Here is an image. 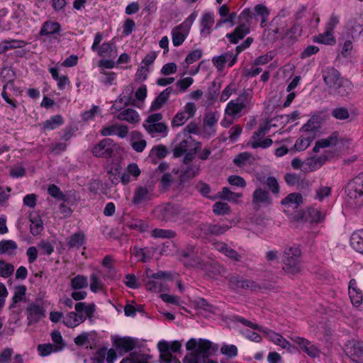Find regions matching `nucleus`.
I'll return each mask as SVG.
<instances>
[{
	"mask_svg": "<svg viewBox=\"0 0 363 363\" xmlns=\"http://www.w3.org/2000/svg\"><path fill=\"white\" fill-rule=\"evenodd\" d=\"M232 57V53L226 52L220 56L214 57L212 59L213 64L218 70H222L225 63Z\"/></svg>",
	"mask_w": 363,
	"mask_h": 363,
	"instance_id": "nucleus-57",
	"label": "nucleus"
},
{
	"mask_svg": "<svg viewBox=\"0 0 363 363\" xmlns=\"http://www.w3.org/2000/svg\"><path fill=\"white\" fill-rule=\"evenodd\" d=\"M252 202L256 205L262 204H270L272 199L269 193L261 188H258L255 190L252 195Z\"/></svg>",
	"mask_w": 363,
	"mask_h": 363,
	"instance_id": "nucleus-35",
	"label": "nucleus"
},
{
	"mask_svg": "<svg viewBox=\"0 0 363 363\" xmlns=\"http://www.w3.org/2000/svg\"><path fill=\"white\" fill-rule=\"evenodd\" d=\"M72 289L79 290L86 288L88 286L87 278L83 275H77L74 277L70 283Z\"/></svg>",
	"mask_w": 363,
	"mask_h": 363,
	"instance_id": "nucleus-56",
	"label": "nucleus"
},
{
	"mask_svg": "<svg viewBox=\"0 0 363 363\" xmlns=\"http://www.w3.org/2000/svg\"><path fill=\"white\" fill-rule=\"evenodd\" d=\"M14 272V267L9 263L0 260V277L7 278Z\"/></svg>",
	"mask_w": 363,
	"mask_h": 363,
	"instance_id": "nucleus-62",
	"label": "nucleus"
},
{
	"mask_svg": "<svg viewBox=\"0 0 363 363\" xmlns=\"http://www.w3.org/2000/svg\"><path fill=\"white\" fill-rule=\"evenodd\" d=\"M350 245L356 251L363 253V229L352 234Z\"/></svg>",
	"mask_w": 363,
	"mask_h": 363,
	"instance_id": "nucleus-43",
	"label": "nucleus"
},
{
	"mask_svg": "<svg viewBox=\"0 0 363 363\" xmlns=\"http://www.w3.org/2000/svg\"><path fill=\"white\" fill-rule=\"evenodd\" d=\"M16 243L13 240H2L0 242V254H6L12 256L16 254Z\"/></svg>",
	"mask_w": 363,
	"mask_h": 363,
	"instance_id": "nucleus-48",
	"label": "nucleus"
},
{
	"mask_svg": "<svg viewBox=\"0 0 363 363\" xmlns=\"http://www.w3.org/2000/svg\"><path fill=\"white\" fill-rule=\"evenodd\" d=\"M318 128L319 125H318V123L315 121V120L314 118H311L306 124L302 126L301 131L306 135L309 137L313 136V138L315 139Z\"/></svg>",
	"mask_w": 363,
	"mask_h": 363,
	"instance_id": "nucleus-45",
	"label": "nucleus"
},
{
	"mask_svg": "<svg viewBox=\"0 0 363 363\" xmlns=\"http://www.w3.org/2000/svg\"><path fill=\"white\" fill-rule=\"evenodd\" d=\"M64 120L60 115H55L43 123V128L45 130H52L62 125Z\"/></svg>",
	"mask_w": 363,
	"mask_h": 363,
	"instance_id": "nucleus-50",
	"label": "nucleus"
},
{
	"mask_svg": "<svg viewBox=\"0 0 363 363\" xmlns=\"http://www.w3.org/2000/svg\"><path fill=\"white\" fill-rule=\"evenodd\" d=\"M233 321L235 323H240L241 324L247 327H249L253 330L262 332L265 336V337H267L269 341L274 342L275 345H279L283 349L287 350H291V344L286 339H285L281 335L269 328L261 326L255 323H253L239 315L233 316Z\"/></svg>",
	"mask_w": 363,
	"mask_h": 363,
	"instance_id": "nucleus-3",
	"label": "nucleus"
},
{
	"mask_svg": "<svg viewBox=\"0 0 363 363\" xmlns=\"http://www.w3.org/2000/svg\"><path fill=\"white\" fill-rule=\"evenodd\" d=\"M348 294L352 305L355 307L359 306L362 302L363 295L354 279H352L349 282Z\"/></svg>",
	"mask_w": 363,
	"mask_h": 363,
	"instance_id": "nucleus-21",
	"label": "nucleus"
},
{
	"mask_svg": "<svg viewBox=\"0 0 363 363\" xmlns=\"http://www.w3.org/2000/svg\"><path fill=\"white\" fill-rule=\"evenodd\" d=\"M60 29L61 26L59 23L48 21L43 23L40 31V35L48 36L56 34L60 31Z\"/></svg>",
	"mask_w": 363,
	"mask_h": 363,
	"instance_id": "nucleus-38",
	"label": "nucleus"
},
{
	"mask_svg": "<svg viewBox=\"0 0 363 363\" xmlns=\"http://www.w3.org/2000/svg\"><path fill=\"white\" fill-rule=\"evenodd\" d=\"M156 197L155 184L150 182L138 185L135 188L131 202L134 206H140L147 204Z\"/></svg>",
	"mask_w": 363,
	"mask_h": 363,
	"instance_id": "nucleus-4",
	"label": "nucleus"
},
{
	"mask_svg": "<svg viewBox=\"0 0 363 363\" xmlns=\"http://www.w3.org/2000/svg\"><path fill=\"white\" fill-rule=\"evenodd\" d=\"M348 198L354 203L361 205L363 203V173L352 179L345 189Z\"/></svg>",
	"mask_w": 363,
	"mask_h": 363,
	"instance_id": "nucleus-8",
	"label": "nucleus"
},
{
	"mask_svg": "<svg viewBox=\"0 0 363 363\" xmlns=\"http://www.w3.org/2000/svg\"><path fill=\"white\" fill-rule=\"evenodd\" d=\"M177 138L179 142L175 145L173 150V155L175 157H179L185 154L188 150L192 149L198 142H196L191 136L182 135Z\"/></svg>",
	"mask_w": 363,
	"mask_h": 363,
	"instance_id": "nucleus-18",
	"label": "nucleus"
},
{
	"mask_svg": "<svg viewBox=\"0 0 363 363\" xmlns=\"http://www.w3.org/2000/svg\"><path fill=\"white\" fill-rule=\"evenodd\" d=\"M26 286L24 285L16 286L14 288V294L13 296V303L11 304L10 308H14L16 304L23 300L26 293Z\"/></svg>",
	"mask_w": 363,
	"mask_h": 363,
	"instance_id": "nucleus-54",
	"label": "nucleus"
},
{
	"mask_svg": "<svg viewBox=\"0 0 363 363\" xmlns=\"http://www.w3.org/2000/svg\"><path fill=\"white\" fill-rule=\"evenodd\" d=\"M186 167H183L180 175L181 180H186L195 177L199 171V166L194 164H185Z\"/></svg>",
	"mask_w": 363,
	"mask_h": 363,
	"instance_id": "nucleus-49",
	"label": "nucleus"
},
{
	"mask_svg": "<svg viewBox=\"0 0 363 363\" xmlns=\"http://www.w3.org/2000/svg\"><path fill=\"white\" fill-rule=\"evenodd\" d=\"M228 225L213 224V223H202L200 225L201 230L205 235H220L224 234L230 229Z\"/></svg>",
	"mask_w": 363,
	"mask_h": 363,
	"instance_id": "nucleus-24",
	"label": "nucleus"
},
{
	"mask_svg": "<svg viewBox=\"0 0 363 363\" xmlns=\"http://www.w3.org/2000/svg\"><path fill=\"white\" fill-rule=\"evenodd\" d=\"M197 108L194 103L188 102L184 106V109L179 111L172 120V127H180L183 125L189 118L194 116Z\"/></svg>",
	"mask_w": 363,
	"mask_h": 363,
	"instance_id": "nucleus-13",
	"label": "nucleus"
},
{
	"mask_svg": "<svg viewBox=\"0 0 363 363\" xmlns=\"http://www.w3.org/2000/svg\"><path fill=\"white\" fill-rule=\"evenodd\" d=\"M97 354L100 357L98 360L99 362H103L106 355L108 363H113L117 359L116 352L113 349H110L107 351L106 348H101L98 351Z\"/></svg>",
	"mask_w": 363,
	"mask_h": 363,
	"instance_id": "nucleus-51",
	"label": "nucleus"
},
{
	"mask_svg": "<svg viewBox=\"0 0 363 363\" xmlns=\"http://www.w3.org/2000/svg\"><path fill=\"white\" fill-rule=\"evenodd\" d=\"M248 106V94L243 93L236 99L228 102L225 109L226 115L231 117H239L241 116L243 110Z\"/></svg>",
	"mask_w": 363,
	"mask_h": 363,
	"instance_id": "nucleus-10",
	"label": "nucleus"
},
{
	"mask_svg": "<svg viewBox=\"0 0 363 363\" xmlns=\"http://www.w3.org/2000/svg\"><path fill=\"white\" fill-rule=\"evenodd\" d=\"M201 253V252H200L198 247L192 245L189 246L186 250L182 252L181 260L186 267H201L203 264Z\"/></svg>",
	"mask_w": 363,
	"mask_h": 363,
	"instance_id": "nucleus-12",
	"label": "nucleus"
},
{
	"mask_svg": "<svg viewBox=\"0 0 363 363\" xmlns=\"http://www.w3.org/2000/svg\"><path fill=\"white\" fill-rule=\"evenodd\" d=\"M28 325L38 323L45 316L44 308L36 303H31L26 308Z\"/></svg>",
	"mask_w": 363,
	"mask_h": 363,
	"instance_id": "nucleus-20",
	"label": "nucleus"
},
{
	"mask_svg": "<svg viewBox=\"0 0 363 363\" xmlns=\"http://www.w3.org/2000/svg\"><path fill=\"white\" fill-rule=\"evenodd\" d=\"M182 347V343L179 341L174 340L169 342L166 340H160L157 343V349L160 352V359L161 362H169L172 360V352H179Z\"/></svg>",
	"mask_w": 363,
	"mask_h": 363,
	"instance_id": "nucleus-11",
	"label": "nucleus"
},
{
	"mask_svg": "<svg viewBox=\"0 0 363 363\" xmlns=\"http://www.w3.org/2000/svg\"><path fill=\"white\" fill-rule=\"evenodd\" d=\"M220 352L223 354L227 356L229 358H233L238 354V348L234 345H224L220 349Z\"/></svg>",
	"mask_w": 363,
	"mask_h": 363,
	"instance_id": "nucleus-64",
	"label": "nucleus"
},
{
	"mask_svg": "<svg viewBox=\"0 0 363 363\" xmlns=\"http://www.w3.org/2000/svg\"><path fill=\"white\" fill-rule=\"evenodd\" d=\"M194 83V79L191 77H187L184 79H179L177 82L176 86L178 87L179 90L174 91V94H178L179 92H184L186 90L192 85Z\"/></svg>",
	"mask_w": 363,
	"mask_h": 363,
	"instance_id": "nucleus-61",
	"label": "nucleus"
},
{
	"mask_svg": "<svg viewBox=\"0 0 363 363\" xmlns=\"http://www.w3.org/2000/svg\"><path fill=\"white\" fill-rule=\"evenodd\" d=\"M74 308L79 315L84 316V321L86 318L91 320L96 311V306L94 303L86 304L85 302L76 303Z\"/></svg>",
	"mask_w": 363,
	"mask_h": 363,
	"instance_id": "nucleus-31",
	"label": "nucleus"
},
{
	"mask_svg": "<svg viewBox=\"0 0 363 363\" xmlns=\"http://www.w3.org/2000/svg\"><path fill=\"white\" fill-rule=\"evenodd\" d=\"M303 203V196L299 193H291L281 201V205L297 208Z\"/></svg>",
	"mask_w": 363,
	"mask_h": 363,
	"instance_id": "nucleus-41",
	"label": "nucleus"
},
{
	"mask_svg": "<svg viewBox=\"0 0 363 363\" xmlns=\"http://www.w3.org/2000/svg\"><path fill=\"white\" fill-rule=\"evenodd\" d=\"M85 241V236L82 233H75L67 239V245L69 248H79Z\"/></svg>",
	"mask_w": 363,
	"mask_h": 363,
	"instance_id": "nucleus-47",
	"label": "nucleus"
},
{
	"mask_svg": "<svg viewBox=\"0 0 363 363\" xmlns=\"http://www.w3.org/2000/svg\"><path fill=\"white\" fill-rule=\"evenodd\" d=\"M323 78L333 94L341 96H347L352 90L350 81L340 76V73L334 67H327L323 72Z\"/></svg>",
	"mask_w": 363,
	"mask_h": 363,
	"instance_id": "nucleus-2",
	"label": "nucleus"
},
{
	"mask_svg": "<svg viewBox=\"0 0 363 363\" xmlns=\"http://www.w3.org/2000/svg\"><path fill=\"white\" fill-rule=\"evenodd\" d=\"M150 235L155 238H173L176 236V232L172 230L155 228L150 232Z\"/></svg>",
	"mask_w": 363,
	"mask_h": 363,
	"instance_id": "nucleus-55",
	"label": "nucleus"
},
{
	"mask_svg": "<svg viewBox=\"0 0 363 363\" xmlns=\"http://www.w3.org/2000/svg\"><path fill=\"white\" fill-rule=\"evenodd\" d=\"M347 26L353 38L359 36L363 32V13L351 18L348 21Z\"/></svg>",
	"mask_w": 363,
	"mask_h": 363,
	"instance_id": "nucleus-27",
	"label": "nucleus"
},
{
	"mask_svg": "<svg viewBox=\"0 0 363 363\" xmlns=\"http://www.w3.org/2000/svg\"><path fill=\"white\" fill-rule=\"evenodd\" d=\"M116 144L111 138H104L97 143L92 150V153L98 157H110L112 156Z\"/></svg>",
	"mask_w": 363,
	"mask_h": 363,
	"instance_id": "nucleus-15",
	"label": "nucleus"
},
{
	"mask_svg": "<svg viewBox=\"0 0 363 363\" xmlns=\"http://www.w3.org/2000/svg\"><path fill=\"white\" fill-rule=\"evenodd\" d=\"M116 118L121 121H126L135 126L140 121V114L133 108H128L118 113Z\"/></svg>",
	"mask_w": 363,
	"mask_h": 363,
	"instance_id": "nucleus-22",
	"label": "nucleus"
},
{
	"mask_svg": "<svg viewBox=\"0 0 363 363\" xmlns=\"http://www.w3.org/2000/svg\"><path fill=\"white\" fill-rule=\"evenodd\" d=\"M155 249L153 247H139L135 246L133 248V255L138 258V260L146 262L150 259L154 255Z\"/></svg>",
	"mask_w": 363,
	"mask_h": 363,
	"instance_id": "nucleus-36",
	"label": "nucleus"
},
{
	"mask_svg": "<svg viewBox=\"0 0 363 363\" xmlns=\"http://www.w3.org/2000/svg\"><path fill=\"white\" fill-rule=\"evenodd\" d=\"M30 230L33 235H39L43 230V223L37 213L30 214Z\"/></svg>",
	"mask_w": 363,
	"mask_h": 363,
	"instance_id": "nucleus-37",
	"label": "nucleus"
},
{
	"mask_svg": "<svg viewBox=\"0 0 363 363\" xmlns=\"http://www.w3.org/2000/svg\"><path fill=\"white\" fill-rule=\"evenodd\" d=\"M186 348L191 352L186 354L184 363H203L218 350V347L206 339L191 338L186 342Z\"/></svg>",
	"mask_w": 363,
	"mask_h": 363,
	"instance_id": "nucleus-1",
	"label": "nucleus"
},
{
	"mask_svg": "<svg viewBox=\"0 0 363 363\" xmlns=\"http://www.w3.org/2000/svg\"><path fill=\"white\" fill-rule=\"evenodd\" d=\"M242 196V194L241 193L233 192L229 188L225 186L223 187L222 190L216 194L217 198L231 202H237L238 199Z\"/></svg>",
	"mask_w": 363,
	"mask_h": 363,
	"instance_id": "nucleus-42",
	"label": "nucleus"
},
{
	"mask_svg": "<svg viewBox=\"0 0 363 363\" xmlns=\"http://www.w3.org/2000/svg\"><path fill=\"white\" fill-rule=\"evenodd\" d=\"M174 93L172 86L166 88L154 100L151 105V110L157 111L160 109L168 101L170 95Z\"/></svg>",
	"mask_w": 363,
	"mask_h": 363,
	"instance_id": "nucleus-30",
	"label": "nucleus"
},
{
	"mask_svg": "<svg viewBox=\"0 0 363 363\" xmlns=\"http://www.w3.org/2000/svg\"><path fill=\"white\" fill-rule=\"evenodd\" d=\"M301 250L297 247H287L283 255V269L289 274H296L301 269Z\"/></svg>",
	"mask_w": 363,
	"mask_h": 363,
	"instance_id": "nucleus-5",
	"label": "nucleus"
},
{
	"mask_svg": "<svg viewBox=\"0 0 363 363\" xmlns=\"http://www.w3.org/2000/svg\"><path fill=\"white\" fill-rule=\"evenodd\" d=\"M153 216L161 221H177L184 214V210L170 203L157 206L152 211Z\"/></svg>",
	"mask_w": 363,
	"mask_h": 363,
	"instance_id": "nucleus-6",
	"label": "nucleus"
},
{
	"mask_svg": "<svg viewBox=\"0 0 363 363\" xmlns=\"http://www.w3.org/2000/svg\"><path fill=\"white\" fill-rule=\"evenodd\" d=\"M113 258L111 255H106L102 261V266L107 269L106 277L114 279L116 276V271L113 266Z\"/></svg>",
	"mask_w": 363,
	"mask_h": 363,
	"instance_id": "nucleus-53",
	"label": "nucleus"
},
{
	"mask_svg": "<svg viewBox=\"0 0 363 363\" xmlns=\"http://www.w3.org/2000/svg\"><path fill=\"white\" fill-rule=\"evenodd\" d=\"M129 132V128L126 125L122 124H111L103 127L100 133L102 136L117 135L120 138L127 137Z\"/></svg>",
	"mask_w": 363,
	"mask_h": 363,
	"instance_id": "nucleus-19",
	"label": "nucleus"
},
{
	"mask_svg": "<svg viewBox=\"0 0 363 363\" xmlns=\"http://www.w3.org/2000/svg\"><path fill=\"white\" fill-rule=\"evenodd\" d=\"M216 249L234 262L242 261V255L224 242L216 243Z\"/></svg>",
	"mask_w": 363,
	"mask_h": 363,
	"instance_id": "nucleus-29",
	"label": "nucleus"
},
{
	"mask_svg": "<svg viewBox=\"0 0 363 363\" xmlns=\"http://www.w3.org/2000/svg\"><path fill=\"white\" fill-rule=\"evenodd\" d=\"M104 287V284L96 273L90 275V289L94 293H97Z\"/></svg>",
	"mask_w": 363,
	"mask_h": 363,
	"instance_id": "nucleus-58",
	"label": "nucleus"
},
{
	"mask_svg": "<svg viewBox=\"0 0 363 363\" xmlns=\"http://www.w3.org/2000/svg\"><path fill=\"white\" fill-rule=\"evenodd\" d=\"M101 74L103 75L100 81L106 86H111L115 84L116 79V74L113 72H107L104 69L101 70Z\"/></svg>",
	"mask_w": 363,
	"mask_h": 363,
	"instance_id": "nucleus-59",
	"label": "nucleus"
},
{
	"mask_svg": "<svg viewBox=\"0 0 363 363\" xmlns=\"http://www.w3.org/2000/svg\"><path fill=\"white\" fill-rule=\"evenodd\" d=\"M313 140V136L309 137L303 134L296 140L294 147L296 151L305 150L309 147Z\"/></svg>",
	"mask_w": 363,
	"mask_h": 363,
	"instance_id": "nucleus-52",
	"label": "nucleus"
},
{
	"mask_svg": "<svg viewBox=\"0 0 363 363\" xmlns=\"http://www.w3.org/2000/svg\"><path fill=\"white\" fill-rule=\"evenodd\" d=\"M252 13L249 9H245L240 15V18L245 21L246 23H241L231 33H228V38L231 43L236 44L250 33L249 19L252 18Z\"/></svg>",
	"mask_w": 363,
	"mask_h": 363,
	"instance_id": "nucleus-9",
	"label": "nucleus"
},
{
	"mask_svg": "<svg viewBox=\"0 0 363 363\" xmlns=\"http://www.w3.org/2000/svg\"><path fill=\"white\" fill-rule=\"evenodd\" d=\"M326 160H327V157L325 155L308 157L304 161V166H305L304 168L306 171H309V172L315 171V170L319 169L320 167H322L325 164Z\"/></svg>",
	"mask_w": 363,
	"mask_h": 363,
	"instance_id": "nucleus-32",
	"label": "nucleus"
},
{
	"mask_svg": "<svg viewBox=\"0 0 363 363\" xmlns=\"http://www.w3.org/2000/svg\"><path fill=\"white\" fill-rule=\"evenodd\" d=\"M214 15L211 13H205L201 19L200 33L203 37H208L213 30L214 26Z\"/></svg>",
	"mask_w": 363,
	"mask_h": 363,
	"instance_id": "nucleus-25",
	"label": "nucleus"
},
{
	"mask_svg": "<svg viewBox=\"0 0 363 363\" xmlns=\"http://www.w3.org/2000/svg\"><path fill=\"white\" fill-rule=\"evenodd\" d=\"M136 345V341L131 337H124L115 341V346L125 352H128L133 350Z\"/></svg>",
	"mask_w": 363,
	"mask_h": 363,
	"instance_id": "nucleus-39",
	"label": "nucleus"
},
{
	"mask_svg": "<svg viewBox=\"0 0 363 363\" xmlns=\"http://www.w3.org/2000/svg\"><path fill=\"white\" fill-rule=\"evenodd\" d=\"M189 31L186 28H184L180 24L175 26L172 30V43L175 47L180 46L186 37L188 36Z\"/></svg>",
	"mask_w": 363,
	"mask_h": 363,
	"instance_id": "nucleus-28",
	"label": "nucleus"
},
{
	"mask_svg": "<svg viewBox=\"0 0 363 363\" xmlns=\"http://www.w3.org/2000/svg\"><path fill=\"white\" fill-rule=\"evenodd\" d=\"M228 284L235 291H240L241 289L256 290L259 288L255 281L245 279L238 275L230 277L228 280Z\"/></svg>",
	"mask_w": 363,
	"mask_h": 363,
	"instance_id": "nucleus-17",
	"label": "nucleus"
},
{
	"mask_svg": "<svg viewBox=\"0 0 363 363\" xmlns=\"http://www.w3.org/2000/svg\"><path fill=\"white\" fill-rule=\"evenodd\" d=\"M331 115L338 120H345L350 116L347 108L345 107H337L333 108L331 111Z\"/></svg>",
	"mask_w": 363,
	"mask_h": 363,
	"instance_id": "nucleus-63",
	"label": "nucleus"
},
{
	"mask_svg": "<svg viewBox=\"0 0 363 363\" xmlns=\"http://www.w3.org/2000/svg\"><path fill=\"white\" fill-rule=\"evenodd\" d=\"M162 117V114L160 113H152L143 123L144 128L152 137L160 135L164 137L167 135V125L164 123L161 122Z\"/></svg>",
	"mask_w": 363,
	"mask_h": 363,
	"instance_id": "nucleus-7",
	"label": "nucleus"
},
{
	"mask_svg": "<svg viewBox=\"0 0 363 363\" xmlns=\"http://www.w3.org/2000/svg\"><path fill=\"white\" fill-rule=\"evenodd\" d=\"M213 211L216 215H226L230 213V207L227 203L219 201L213 204Z\"/></svg>",
	"mask_w": 363,
	"mask_h": 363,
	"instance_id": "nucleus-60",
	"label": "nucleus"
},
{
	"mask_svg": "<svg viewBox=\"0 0 363 363\" xmlns=\"http://www.w3.org/2000/svg\"><path fill=\"white\" fill-rule=\"evenodd\" d=\"M348 354L352 361L363 363V342L352 341L348 348Z\"/></svg>",
	"mask_w": 363,
	"mask_h": 363,
	"instance_id": "nucleus-26",
	"label": "nucleus"
},
{
	"mask_svg": "<svg viewBox=\"0 0 363 363\" xmlns=\"http://www.w3.org/2000/svg\"><path fill=\"white\" fill-rule=\"evenodd\" d=\"M313 40V42L325 45H332L335 43V39L333 36V31L329 29H325L324 33L314 36Z\"/></svg>",
	"mask_w": 363,
	"mask_h": 363,
	"instance_id": "nucleus-44",
	"label": "nucleus"
},
{
	"mask_svg": "<svg viewBox=\"0 0 363 363\" xmlns=\"http://www.w3.org/2000/svg\"><path fill=\"white\" fill-rule=\"evenodd\" d=\"M37 350L41 357H47L52 352H57L62 350V346H54L51 343L40 344L38 345Z\"/></svg>",
	"mask_w": 363,
	"mask_h": 363,
	"instance_id": "nucleus-46",
	"label": "nucleus"
},
{
	"mask_svg": "<svg viewBox=\"0 0 363 363\" xmlns=\"http://www.w3.org/2000/svg\"><path fill=\"white\" fill-rule=\"evenodd\" d=\"M84 322V318L76 312H70L63 318L64 324L69 328H74Z\"/></svg>",
	"mask_w": 363,
	"mask_h": 363,
	"instance_id": "nucleus-40",
	"label": "nucleus"
},
{
	"mask_svg": "<svg viewBox=\"0 0 363 363\" xmlns=\"http://www.w3.org/2000/svg\"><path fill=\"white\" fill-rule=\"evenodd\" d=\"M291 340L296 344L300 349L311 358H316L320 356V350L308 340L299 337L293 336Z\"/></svg>",
	"mask_w": 363,
	"mask_h": 363,
	"instance_id": "nucleus-16",
	"label": "nucleus"
},
{
	"mask_svg": "<svg viewBox=\"0 0 363 363\" xmlns=\"http://www.w3.org/2000/svg\"><path fill=\"white\" fill-rule=\"evenodd\" d=\"M100 57H115L117 55V50L114 43L105 42L98 47L95 50Z\"/></svg>",
	"mask_w": 363,
	"mask_h": 363,
	"instance_id": "nucleus-33",
	"label": "nucleus"
},
{
	"mask_svg": "<svg viewBox=\"0 0 363 363\" xmlns=\"http://www.w3.org/2000/svg\"><path fill=\"white\" fill-rule=\"evenodd\" d=\"M167 274L164 272H159L152 274V279L147 281V290L152 292H160L168 289V286L164 280L167 277Z\"/></svg>",
	"mask_w": 363,
	"mask_h": 363,
	"instance_id": "nucleus-14",
	"label": "nucleus"
},
{
	"mask_svg": "<svg viewBox=\"0 0 363 363\" xmlns=\"http://www.w3.org/2000/svg\"><path fill=\"white\" fill-rule=\"evenodd\" d=\"M219 116L216 112L207 113L203 118L205 133L208 135H215Z\"/></svg>",
	"mask_w": 363,
	"mask_h": 363,
	"instance_id": "nucleus-23",
	"label": "nucleus"
},
{
	"mask_svg": "<svg viewBox=\"0 0 363 363\" xmlns=\"http://www.w3.org/2000/svg\"><path fill=\"white\" fill-rule=\"evenodd\" d=\"M131 146L134 150L141 152L146 147L147 143L143 139V135L140 132L134 130L130 135Z\"/></svg>",
	"mask_w": 363,
	"mask_h": 363,
	"instance_id": "nucleus-34",
	"label": "nucleus"
}]
</instances>
